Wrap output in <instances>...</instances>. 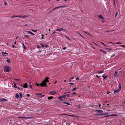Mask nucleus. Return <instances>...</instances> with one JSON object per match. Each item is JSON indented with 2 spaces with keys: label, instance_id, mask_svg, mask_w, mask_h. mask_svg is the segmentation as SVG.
Returning <instances> with one entry per match:
<instances>
[{
  "label": "nucleus",
  "instance_id": "nucleus-1",
  "mask_svg": "<svg viewBox=\"0 0 125 125\" xmlns=\"http://www.w3.org/2000/svg\"><path fill=\"white\" fill-rule=\"evenodd\" d=\"M11 69L10 67L9 66H4L3 68V70L4 72H8L10 71Z\"/></svg>",
  "mask_w": 125,
  "mask_h": 125
},
{
  "label": "nucleus",
  "instance_id": "nucleus-2",
  "mask_svg": "<svg viewBox=\"0 0 125 125\" xmlns=\"http://www.w3.org/2000/svg\"><path fill=\"white\" fill-rule=\"evenodd\" d=\"M49 81L48 80H47L46 81L44 80L42 81L40 83V85L42 87H44V86H46V83L47 82H49Z\"/></svg>",
  "mask_w": 125,
  "mask_h": 125
},
{
  "label": "nucleus",
  "instance_id": "nucleus-3",
  "mask_svg": "<svg viewBox=\"0 0 125 125\" xmlns=\"http://www.w3.org/2000/svg\"><path fill=\"white\" fill-rule=\"evenodd\" d=\"M107 114L105 113H101V114H95L94 115H95L96 116H98L99 115H106Z\"/></svg>",
  "mask_w": 125,
  "mask_h": 125
},
{
  "label": "nucleus",
  "instance_id": "nucleus-4",
  "mask_svg": "<svg viewBox=\"0 0 125 125\" xmlns=\"http://www.w3.org/2000/svg\"><path fill=\"white\" fill-rule=\"evenodd\" d=\"M65 98V95H63L61 96L58 97V99H59L61 101H62V98Z\"/></svg>",
  "mask_w": 125,
  "mask_h": 125
},
{
  "label": "nucleus",
  "instance_id": "nucleus-5",
  "mask_svg": "<svg viewBox=\"0 0 125 125\" xmlns=\"http://www.w3.org/2000/svg\"><path fill=\"white\" fill-rule=\"evenodd\" d=\"M56 92H55L54 91H51L49 92V94L52 95H53L56 94Z\"/></svg>",
  "mask_w": 125,
  "mask_h": 125
},
{
  "label": "nucleus",
  "instance_id": "nucleus-6",
  "mask_svg": "<svg viewBox=\"0 0 125 125\" xmlns=\"http://www.w3.org/2000/svg\"><path fill=\"white\" fill-rule=\"evenodd\" d=\"M8 101V100L7 99L4 98H2L0 99V101L1 102H3L4 101Z\"/></svg>",
  "mask_w": 125,
  "mask_h": 125
},
{
  "label": "nucleus",
  "instance_id": "nucleus-7",
  "mask_svg": "<svg viewBox=\"0 0 125 125\" xmlns=\"http://www.w3.org/2000/svg\"><path fill=\"white\" fill-rule=\"evenodd\" d=\"M100 51H101L104 54H106L107 53V51H105L103 49H100Z\"/></svg>",
  "mask_w": 125,
  "mask_h": 125
},
{
  "label": "nucleus",
  "instance_id": "nucleus-8",
  "mask_svg": "<svg viewBox=\"0 0 125 125\" xmlns=\"http://www.w3.org/2000/svg\"><path fill=\"white\" fill-rule=\"evenodd\" d=\"M95 111L99 113H101L103 112V111L101 110H95Z\"/></svg>",
  "mask_w": 125,
  "mask_h": 125
},
{
  "label": "nucleus",
  "instance_id": "nucleus-9",
  "mask_svg": "<svg viewBox=\"0 0 125 125\" xmlns=\"http://www.w3.org/2000/svg\"><path fill=\"white\" fill-rule=\"evenodd\" d=\"M2 55L4 56H6V55H5V54L7 55H8V53H7L5 52H2Z\"/></svg>",
  "mask_w": 125,
  "mask_h": 125
},
{
  "label": "nucleus",
  "instance_id": "nucleus-10",
  "mask_svg": "<svg viewBox=\"0 0 125 125\" xmlns=\"http://www.w3.org/2000/svg\"><path fill=\"white\" fill-rule=\"evenodd\" d=\"M23 87L24 88H27V84L26 83H25L24 84ZM23 87V86H22Z\"/></svg>",
  "mask_w": 125,
  "mask_h": 125
},
{
  "label": "nucleus",
  "instance_id": "nucleus-11",
  "mask_svg": "<svg viewBox=\"0 0 125 125\" xmlns=\"http://www.w3.org/2000/svg\"><path fill=\"white\" fill-rule=\"evenodd\" d=\"M120 91L118 89L117 90L114 91V93H118Z\"/></svg>",
  "mask_w": 125,
  "mask_h": 125
},
{
  "label": "nucleus",
  "instance_id": "nucleus-12",
  "mask_svg": "<svg viewBox=\"0 0 125 125\" xmlns=\"http://www.w3.org/2000/svg\"><path fill=\"white\" fill-rule=\"evenodd\" d=\"M63 6H59L58 7H56L54 8V9L55 10V9H57V8H62V7L63 8Z\"/></svg>",
  "mask_w": 125,
  "mask_h": 125
},
{
  "label": "nucleus",
  "instance_id": "nucleus-13",
  "mask_svg": "<svg viewBox=\"0 0 125 125\" xmlns=\"http://www.w3.org/2000/svg\"><path fill=\"white\" fill-rule=\"evenodd\" d=\"M117 73H118V72H117V71L115 72L114 73V76H115L116 77H117V76H118Z\"/></svg>",
  "mask_w": 125,
  "mask_h": 125
},
{
  "label": "nucleus",
  "instance_id": "nucleus-14",
  "mask_svg": "<svg viewBox=\"0 0 125 125\" xmlns=\"http://www.w3.org/2000/svg\"><path fill=\"white\" fill-rule=\"evenodd\" d=\"M19 97H20V98H21L22 97V93H19Z\"/></svg>",
  "mask_w": 125,
  "mask_h": 125
},
{
  "label": "nucleus",
  "instance_id": "nucleus-15",
  "mask_svg": "<svg viewBox=\"0 0 125 125\" xmlns=\"http://www.w3.org/2000/svg\"><path fill=\"white\" fill-rule=\"evenodd\" d=\"M83 108V107L81 106L80 105H79L78 106V109H82Z\"/></svg>",
  "mask_w": 125,
  "mask_h": 125
},
{
  "label": "nucleus",
  "instance_id": "nucleus-16",
  "mask_svg": "<svg viewBox=\"0 0 125 125\" xmlns=\"http://www.w3.org/2000/svg\"><path fill=\"white\" fill-rule=\"evenodd\" d=\"M117 115L116 114H113V115H110L107 116H116Z\"/></svg>",
  "mask_w": 125,
  "mask_h": 125
},
{
  "label": "nucleus",
  "instance_id": "nucleus-17",
  "mask_svg": "<svg viewBox=\"0 0 125 125\" xmlns=\"http://www.w3.org/2000/svg\"><path fill=\"white\" fill-rule=\"evenodd\" d=\"M99 17L100 18H102V19H104V18L101 15H99Z\"/></svg>",
  "mask_w": 125,
  "mask_h": 125
},
{
  "label": "nucleus",
  "instance_id": "nucleus-18",
  "mask_svg": "<svg viewBox=\"0 0 125 125\" xmlns=\"http://www.w3.org/2000/svg\"><path fill=\"white\" fill-rule=\"evenodd\" d=\"M30 117H20L19 118H24V119H26V118L28 119V118H29Z\"/></svg>",
  "mask_w": 125,
  "mask_h": 125
},
{
  "label": "nucleus",
  "instance_id": "nucleus-19",
  "mask_svg": "<svg viewBox=\"0 0 125 125\" xmlns=\"http://www.w3.org/2000/svg\"><path fill=\"white\" fill-rule=\"evenodd\" d=\"M103 71H100L99 70L98 71V74H101L103 72Z\"/></svg>",
  "mask_w": 125,
  "mask_h": 125
},
{
  "label": "nucleus",
  "instance_id": "nucleus-20",
  "mask_svg": "<svg viewBox=\"0 0 125 125\" xmlns=\"http://www.w3.org/2000/svg\"><path fill=\"white\" fill-rule=\"evenodd\" d=\"M15 95H16V97L17 98H18L19 97V94L18 93H16Z\"/></svg>",
  "mask_w": 125,
  "mask_h": 125
},
{
  "label": "nucleus",
  "instance_id": "nucleus-21",
  "mask_svg": "<svg viewBox=\"0 0 125 125\" xmlns=\"http://www.w3.org/2000/svg\"><path fill=\"white\" fill-rule=\"evenodd\" d=\"M102 77H103L104 79H105L107 77V76L106 75V76H104V75L102 76Z\"/></svg>",
  "mask_w": 125,
  "mask_h": 125
},
{
  "label": "nucleus",
  "instance_id": "nucleus-22",
  "mask_svg": "<svg viewBox=\"0 0 125 125\" xmlns=\"http://www.w3.org/2000/svg\"><path fill=\"white\" fill-rule=\"evenodd\" d=\"M63 103H66V104H67L68 105H71V104L69 103H68V102H63Z\"/></svg>",
  "mask_w": 125,
  "mask_h": 125
},
{
  "label": "nucleus",
  "instance_id": "nucleus-23",
  "mask_svg": "<svg viewBox=\"0 0 125 125\" xmlns=\"http://www.w3.org/2000/svg\"><path fill=\"white\" fill-rule=\"evenodd\" d=\"M53 97L52 96H50V97H48L47 98V99H52Z\"/></svg>",
  "mask_w": 125,
  "mask_h": 125
},
{
  "label": "nucleus",
  "instance_id": "nucleus-24",
  "mask_svg": "<svg viewBox=\"0 0 125 125\" xmlns=\"http://www.w3.org/2000/svg\"><path fill=\"white\" fill-rule=\"evenodd\" d=\"M28 16H26V15L22 16L21 18H24Z\"/></svg>",
  "mask_w": 125,
  "mask_h": 125
},
{
  "label": "nucleus",
  "instance_id": "nucleus-25",
  "mask_svg": "<svg viewBox=\"0 0 125 125\" xmlns=\"http://www.w3.org/2000/svg\"><path fill=\"white\" fill-rule=\"evenodd\" d=\"M119 89H118L120 91V90L121 89V86L120 84H119Z\"/></svg>",
  "mask_w": 125,
  "mask_h": 125
},
{
  "label": "nucleus",
  "instance_id": "nucleus-26",
  "mask_svg": "<svg viewBox=\"0 0 125 125\" xmlns=\"http://www.w3.org/2000/svg\"><path fill=\"white\" fill-rule=\"evenodd\" d=\"M26 32H28V33H29L30 34H31L32 32H31L30 31H26Z\"/></svg>",
  "mask_w": 125,
  "mask_h": 125
},
{
  "label": "nucleus",
  "instance_id": "nucleus-27",
  "mask_svg": "<svg viewBox=\"0 0 125 125\" xmlns=\"http://www.w3.org/2000/svg\"><path fill=\"white\" fill-rule=\"evenodd\" d=\"M6 60L7 62L8 63H9L10 62V59H7Z\"/></svg>",
  "mask_w": 125,
  "mask_h": 125
},
{
  "label": "nucleus",
  "instance_id": "nucleus-28",
  "mask_svg": "<svg viewBox=\"0 0 125 125\" xmlns=\"http://www.w3.org/2000/svg\"><path fill=\"white\" fill-rule=\"evenodd\" d=\"M77 33L80 36H81V37H83V38H84V37H83V36H82L81 34L80 33H79V32H77Z\"/></svg>",
  "mask_w": 125,
  "mask_h": 125
},
{
  "label": "nucleus",
  "instance_id": "nucleus-29",
  "mask_svg": "<svg viewBox=\"0 0 125 125\" xmlns=\"http://www.w3.org/2000/svg\"><path fill=\"white\" fill-rule=\"evenodd\" d=\"M77 89V88H74L73 89L72 91H74Z\"/></svg>",
  "mask_w": 125,
  "mask_h": 125
},
{
  "label": "nucleus",
  "instance_id": "nucleus-30",
  "mask_svg": "<svg viewBox=\"0 0 125 125\" xmlns=\"http://www.w3.org/2000/svg\"><path fill=\"white\" fill-rule=\"evenodd\" d=\"M60 30H65V31H66V29H63V28H61L60 29Z\"/></svg>",
  "mask_w": 125,
  "mask_h": 125
},
{
  "label": "nucleus",
  "instance_id": "nucleus-31",
  "mask_svg": "<svg viewBox=\"0 0 125 125\" xmlns=\"http://www.w3.org/2000/svg\"><path fill=\"white\" fill-rule=\"evenodd\" d=\"M19 17L21 18L22 15H16V17Z\"/></svg>",
  "mask_w": 125,
  "mask_h": 125
},
{
  "label": "nucleus",
  "instance_id": "nucleus-32",
  "mask_svg": "<svg viewBox=\"0 0 125 125\" xmlns=\"http://www.w3.org/2000/svg\"><path fill=\"white\" fill-rule=\"evenodd\" d=\"M23 48L24 49H26L27 48L26 47L25 45H24L23 46Z\"/></svg>",
  "mask_w": 125,
  "mask_h": 125
},
{
  "label": "nucleus",
  "instance_id": "nucleus-33",
  "mask_svg": "<svg viewBox=\"0 0 125 125\" xmlns=\"http://www.w3.org/2000/svg\"><path fill=\"white\" fill-rule=\"evenodd\" d=\"M49 79V78H48V77H46L45 78V81H46L47 80H48V79Z\"/></svg>",
  "mask_w": 125,
  "mask_h": 125
},
{
  "label": "nucleus",
  "instance_id": "nucleus-34",
  "mask_svg": "<svg viewBox=\"0 0 125 125\" xmlns=\"http://www.w3.org/2000/svg\"><path fill=\"white\" fill-rule=\"evenodd\" d=\"M16 17V16L13 15V16H11L10 17V18H14V17Z\"/></svg>",
  "mask_w": 125,
  "mask_h": 125
},
{
  "label": "nucleus",
  "instance_id": "nucleus-35",
  "mask_svg": "<svg viewBox=\"0 0 125 125\" xmlns=\"http://www.w3.org/2000/svg\"><path fill=\"white\" fill-rule=\"evenodd\" d=\"M65 95V97L66 96H67V97H68L70 96V95L69 94H66V95Z\"/></svg>",
  "mask_w": 125,
  "mask_h": 125
},
{
  "label": "nucleus",
  "instance_id": "nucleus-36",
  "mask_svg": "<svg viewBox=\"0 0 125 125\" xmlns=\"http://www.w3.org/2000/svg\"><path fill=\"white\" fill-rule=\"evenodd\" d=\"M105 31V33H107V32H109L110 31Z\"/></svg>",
  "mask_w": 125,
  "mask_h": 125
},
{
  "label": "nucleus",
  "instance_id": "nucleus-37",
  "mask_svg": "<svg viewBox=\"0 0 125 125\" xmlns=\"http://www.w3.org/2000/svg\"><path fill=\"white\" fill-rule=\"evenodd\" d=\"M40 45H41L43 48L44 47V45L42 44H40Z\"/></svg>",
  "mask_w": 125,
  "mask_h": 125
},
{
  "label": "nucleus",
  "instance_id": "nucleus-38",
  "mask_svg": "<svg viewBox=\"0 0 125 125\" xmlns=\"http://www.w3.org/2000/svg\"><path fill=\"white\" fill-rule=\"evenodd\" d=\"M24 37H27V38L29 37V36L28 35H24Z\"/></svg>",
  "mask_w": 125,
  "mask_h": 125
},
{
  "label": "nucleus",
  "instance_id": "nucleus-39",
  "mask_svg": "<svg viewBox=\"0 0 125 125\" xmlns=\"http://www.w3.org/2000/svg\"><path fill=\"white\" fill-rule=\"evenodd\" d=\"M13 87H15L16 88H17V87L16 86V84H15L14 85Z\"/></svg>",
  "mask_w": 125,
  "mask_h": 125
},
{
  "label": "nucleus",
  "instance_id": "nucleus-40",
  "mask_svg": "<svg viewBox=\"0 0 125 125\" xmlns=\"http://www.w3.org/2000/svg\"><path fill=\"white\" fill-rule=\"evenodd\" d=\"M55 10V9H54V8L51 10V12L53 11H54Z\"/></svg>",
  "mask_w": 125,
  "mask_h": 125
},
{
  "label": "nucleus",
  "instance_id": "nucleus-41",
  "mask_svg": "<svg viewBox=\"0 0 125 125\" xmlns=\"http://www.w3.org/2000/svg\"><path fill=\"white\" fill-rule=\"evenodd\" d=\"M36 94L37 95H41L42 94L41 93H36Z\"/></svg>",
  "mask_w": 125,
  "mask_h": 125
},
{
  "label": "nucleus",
  "instance_id": "nucleus-42",
  "mask_svg": "<svg viewBox=\"0 0 125 125\" xmlns=\"http://www.w3.org/2000/svg\"><path fill=\"white\" fill-rule=\"evenodd\" d=\"M102 44L105 46H107V45L104 43H102Z\"/></svg>",
  "mask_w": 125,
  "mask_h": 125
},
{
  "label": "nucleus",
  "instance_id": "nucleus-43",
  "mask_svg": "<svg viewBox=\"0 0 125 125\" xmlns=\"http://www.w3.org/2000/svg\"><path fill=\"white\" fill-rule=\"evenodd\" d=\"M41 36H42V39H43L44 38L43 37V35L42 34Z\"/></svg>",
  "mask_w": 125,
  "mask_h": 125
},
{
  "label": "nucleus",
  "instance_id": "nucleus-44",
  "mask_svg": "<svg viewBox=\"0 0 125 125\" xmlns=\"http://www.w3.org/2000/svg\"><path fill=\"white\" fill-rule=\"evenodd\" d=\"M37 48L38 49H39V48H41L40 46H39L38 45L37 46Z\"/></svg>",
  "mask_w": 125,
  "mask_h": 125
},
{
  "label": "nucleus",
  "instance_id": "nucleus-45",
  "mask_svg": "<svg viewBox=\"0 0 125 125\" xmlns=\"http://www.w3.org/2000/svg\"><path fill=\"white\" fill-rule=\"evenodd\" d=\"M69 84L70 85H73L74 84V83H69Z\"/></svg>",
  "mask_w": 125,
  "mask_h": 125
},
{
  "label": "nucleus",
  "instance_id": "nucleus-46",
  "mask_svg": "<svg viewBox=\"0 0 125 125\" xmlns=\"http://www.w3.org/2000/svg\"><path fill=\"white\" fill-rule=\"evenodd\" d=\"M117 15H118V12H117L116 13V15H115V18L116 17Z\"/></svg>",
  "mask_w": 125,
  "mask_h": 125
},
{
  "label": "nucleus",
  "instance_id": "nucleus-47",
  "mask_svg": "<svg viewBox=\"0 0 125 125\" xmlns=\"http://www.w3.org/2000/svg\"><path fill=\"white\" fill-rule=\"evenodd\" d=\"M4 4L5 5H7V3L6 2H4Z\"/></svg>",
  "mask_w": 125,
  "mask_h": 125
},
{
  "label": "nucleus",
  "instance_id": "nucleus-48",
  "mask_svg": "<svg viewBox=\"0 0 125 125\" xmlns=\"http://www.w3.org/2000/svg\"><path fill=\"white\" fill-rule=\"evenodd\" d=\"M66 49V47H64L63 48V50H65V49Z\"/></svg>",
  "mask_w": 125,
  "mask_h": 125
},
{
  "label": "nucleus",
  "instance_id": "nucleus-49",
  "mask_svg": "<svg viewBox=\"0 0 125 125\" xmlns=\"http://www.w3.org/2000/svg\"><path fill=\"white\" fill-rule=\"evenodd\" d=\"M31 34L33 36H34L35 35L32 32Z\"/></svg>",
  "mask_w": 125,
  "mask_h": 125
},
{
  "label": "nucleus",
  "instance_id": "nucleus-50",
  "mask_svg": "<svg viewBox=\"0 0 125 125\" xmlns=\"http://www.w3.org/2000/svg\"><path fill=\"white\" fill-rule=\"evenodd\" d=\"M65 37H66L67 39L68 40H69L70 39L69 38V37H67V36H65Z\"/></svg>",
  "mask_w": 125,
  "mask_h": 125
},
{
  "label": "nucleus",
  "instance_id": "nucleus-51",
  "mask_svg": "<svg viewBox=\"0 0 125 125\" xmlns=\"http://www.w3.org/2000/svg\"><path fill=\"white\" fill-rule=\"evenodd\" d=\"M96 76L98 78H99L100 77V76H98L97 75H96Z\"/></svg>",
  "mask_w": 125,
  "mask_h": 125
},
{
  "label": "nucleus",
  "instance_id": "nucleus-52",
  "mask_svg": "<svg viewBox=\"0 0 125 125\" xmlns=\"http://www.w3.org/2000/svg\"><path fill=\"white\" fill-rule=\"evenodd\" d=\"M56 31H61L60 30V29H57L56 30Z\"/></svg>",
  "mask_w": 125,
  "mask_h": 125
},
{
  "label": "nucleus",
  "instance_id": "nucleus-53",
  "mask_svg": "<svg viewBox=\"0 0 125 125\" xmlns=\"http://www.w3.org/2000/svg\"><path fill=\"white\" fill-rule=\"evenodd\" d=\"M115 54H114L112 55L111 56V57L112 58V57H114L115 56Z\"/></svg>",
  "mask_w": 125,
  "mask_h": 125
},
{
  "label": "nucleus",
  "instance_id": "nucleus-54",
  "mask_svg": "<svg viewBox=\"0 0 125 125\" xmlns=\"http://www.w3.org/2000/svg\"><path fill=\"white\" fill-rule=\"evenodd\" d=\"M72 94L74 95H75L76 94V93L75 92H73V93Z\"/></svg>",
  "mask_w": 125,
  "mask_h": 125
},
{
  "label": "nucleus",
  "instance_id": "nucleus-55",
  "mask_svg": "<svg viewBox=\"0 0 125 125\" xmlns=\"http://www.w3.org/2000/svg\"><path fill=\"white\" fill-rule=\"evenodd\" d=\"M120 46H121V47H125V46L124 45H120Z\"/></svg>",
  "mask_w": 125,
  "mask_h": 125
},
{
  "label": "nucleus",
  "instance_id": "nucleus-56",
  "mask_svg": "<svg viewBox=\"0 0 125 125\" xmlns=\"http://www.w3.org/2000/svg\"><path fill=\"white\" fill-rule=\"evenodd\" d=\"M99 107H100L101 106V105L100 104H99Z\"/></svg>",
  "mask_w": 125,
  "mask_h": 125
},
{
  "label": "nucleus",
  "instance_id": "nucleus-57",
  "mask_svg": "<svg viewBox=\"0 0 125 125\" xmlns=\"http://www.w3.org/2000/svg\"><path fill=\"white\" fill-rule=\"evenodd\" d=\"M42 52L41 51H38L37 52V53H38V52H39L41 53V52Z\"/></svg>",
  "mask_w": 125,
  "mask_h": 125
},
{
  "label": "nucleus",
  "instance_id": "nucleus-58",
  "mask_svg": "<svg viewBox=\"0 0 125 125\" xmlns=\"http://www.w3.org/2000/svg\"><path fill=\"white\" fill-rule=\"evenodd\" d=\"M83 32H84V33H86V34H88V35H89V34L88 33H87V32H85V31H83Z\"/></svg>",
  "mask_w": 125,
  "mask_h": 125
},
{
  "label": "nucleus",
  "instance_id": "nucleus-59",
  "mask_svg": "<svg viewBox=\"0 0 125 125\" xmlns=\"http://www.w3.org/2000/svg\"><path fill=\"white\" fill-rule=\"evenodd\" d=\"M74 78V77H72L71 79H73Z\"/></svg>",
  "mask_w": 125,
  "mask_h": 125
},
{
  "label": "nucleus",
  "instance_id": "nucleus-60",
  "mask_svg": "<svg viewBox=\"0 0 125 125\" xmlns=\"http://www.w3.org/2000/svg\"><path fill=\"white\" fill-rule=\"evenodd\" d=\"M26 95L27 96H30V95L29 94H27Z\"/></svg>",
  "mask_w": 125,
  "mask_h": 125
},
{
  "label": "nucleus",
  "instance_id": "nucleus-61",
  "mask_svg": "<svg viewBox=\"0 0 125 125\" xmlns=\"http://www.w3.org/2000/svg\"><path fill=\"white\" fill-rule=\"evenodd\" d=\"M71 93V92L70 91H68L66 92V93Z\"/></svg>",
  "mask_w": 125,
  "mask_h": 125
},
{
  "label": "nucleus",
  "instance_id": "nucleus-62",
  "mask_svg": "<svg viewBox=\"0 0 125 125\" xmlns=\"http://www.w3.org/2000/svg\"><path fill=\"white\" fill-rule=\"evenodd\" d=\"M40 85L39 84H37V86H38Z\"/></svg>",
  "mask_w": 125,
  "mask_h": 125
},
{
  "label": "nucleus",
  "instance_id": "nucleus-63",
  "mask_svg": "<svg viewBox=\"0 0 125 125\" xmlns=\"http://www.w3.org/2000/svg\"><path fill=\"white\" fill-rule=\"evenodd\" d=\"M79 79V77H77L76 78V80H77Z\"/></svg>",
  "mask_w": 125,
  "mask_h": 125
},
{
  "label": "nucleus",
  "instance_id": "nucleus-64",
  "mask_svg": "<svg viewBox=\"0 0 125 125\" xmlns=\"http://www.w3.org/2000/svg\"><path fill=\"white\" fill-rule=\"evenodd\" d=\"M114 3L115 5V3L114 0Z\"/></svg>",
  "mask_w": 125,
  "mask_h": 125
}]
</instances>
